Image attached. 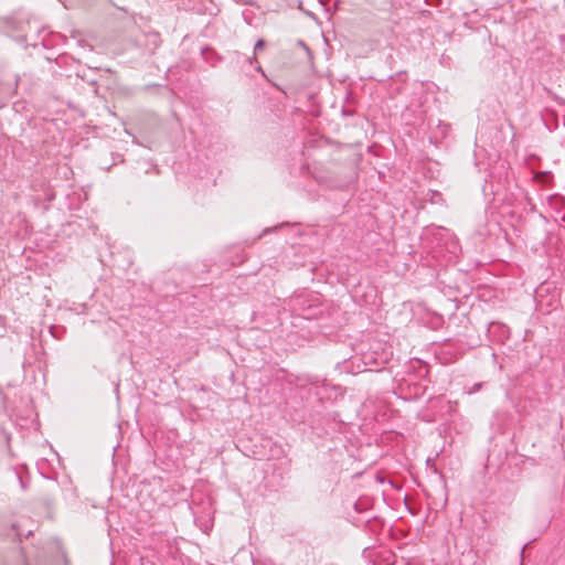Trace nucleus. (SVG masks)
I'll list each match as a JSON object with an SVG mask.
<instances>
[{"label":"nucleus","instance_id":"7ed1b4c3","mask_svg":"<svg viewBox=\"0 0 565 565\" xmlns=\"http://www.w3.org/2000/svg\"><path fill=\"white\" fill-rule=\"evenodd\" d=\"M0 565H28L21 548H13L8 555L0 556Z\"/></svg>","mask_w":565,"mask_h":565},{"label":"nucleus","instance_id":"f3484780","mask_svg":"<svg viewBox=\"0 0 565 565\" xmlns=\"http://www.w3.org/2000/svg\"><path fill=\"white\" fill-rule=\"evenodd\" d=\"M154 172L156 173H159V169L158 168H153Z\"/></svg>","mask_w":565,"mask_h":565},{"label":"nucleus","instance_id":"423d86ee","mask_svg":"<svg viewBox=\"0 0 565 565\" xmlns=\"http://www.w3.org/2000/svg\"><path fill=\"white\" fill-rule=\"evenodd\" d=\"M233 55H236L237 57H244V63H246V64H249V65L255 64L256 65L255 70L264 75V71L256 58V54H254L253 56H247L238 51H235L233 53Z\"/></svg>","mask_w":565,"mask_h":565},{"label":"nucleus","instance_id":"f8f14e48","mask_svg":"<svg viewBox=\"0 0 565 565\" xmlns=\"http://www.w3.org/2000/svg\"><path fill=\"white\" fill-rule=\"evenodd\" d=\"M554 200H555V201H558V202H561V203H563V201H564L563 196H561L559 194H552V195L550 196V201H554Z\"/></svg>","mask_w":565,"mask_h":565},{"label":"nucleus","instance_id":"39448f33","mask_svg":"<svg viewBox=\"0 0 565 565\" xmlns=\"http://www.w3.org/2000/svg\"><path fill=\"white\" fill-rule=\"evenodd\" d=\"M534 181L544 185V186H553V174L550 171H540L536 172L533 177Z\"/></svg>","mask_w":565,"mask_h":565},{"label":"nucleus","instance_id":"2eb2a0df","mask_svg":"<svg viewBox=\"0 0 565 565\" xmlns=\"http://www.w3.org/2000/svg\"><path fill=\"white\" fill-rule=\"evenodd\" d=\"M234 57L237 63H244V57H237L236 55H234Z\"/></svg>","mask_w":565,"mask_h":565},{"label":"nucleus","instance_id":"4468645a","mask_svg":"<svg viewBox=\"0 0 565 565\" xmlns=\"http://www.w3.org/2000/svg\"><path fill=\"white\" fill-rule=\"evenodd\" d=\"M17 477H18V479H19L20 483H21V487L24 489V488H25V484H24V482H23V480H22L21 476H20L18 472H17Z\"/></svg>","mask_w":565,"mask_h":565},{"label":"nucleus","instance_id":"1a4fd4ad","mask_svg":"<svg viewBox=\"0 0 565 565\" xmlns=\"http://www.w3.org/2000/svg\"><path fill=\"white\" fill-rule=\"evenodd\" d=\"M448 231L445 227H436L433 230V235L436 236L438 239L443 238L444 236L448 235Z\"/></svg>","mask_w":565,"mask_h":565},{"label":"nucleus","instance_id":"f03ea898","mask_svg":"<svg viewBox=\"0 0 565 565\" xmlns=\"http://www.w3.org/2000/svg\"><path fill=\"white\" fill-rule=\"evenodd\" d=\"M44 31L36 22H26V29L20 36V41L25 42L31 46H38L40 43L45 46L44 38H40Z\"/></svg>","mask_w":565,"mask_h":565},{"label":"nucleus","instance_id":"dca6fc26","mask_svg":"<svg viewBox=\"0 0 565 565\" xmlns=\"http://www.w3.org/2000/svg\"><path fill=\"white\" fill-rule=\"evenodd\" d=\"M299 44H300L301 46H303L306 50H308V46L306 45V43H305L302 40H300V41H299Z\"/></svg>","mask_w":565,"mask_h":565},{"label":"nucleus","instance_id":"0eeeda50","mask_svg":"<svg viewBox=\"0 0 565 565\" xmlns=\"http://www.w3.org/2000/svg\"><path fill=\"white\" fill-rule=\"evenodd\" d=\"M362 360L365 365H370V366L373 365L376 367H379L385 363V360L379 361V359L374 358L372 352L363 353Z\"/></svg>","mask_w":565,"mask_h":565},{"label":"nucleus","instance_id":"9d476101","mask_svg":"<svg viewBox=\"0 0 565 565\" xmlns=\"http://www.w3.org/2000/svg\"><path fill=\"white\" fill-rule=\"evenodd\" d=\"M266 46V41L264 39H258L254 45V54L258 51H262Z\"/></svg>","mask_w":565,"mask_h":565},{"label":"nucleus","instance_id":"20e7f679","mask_svg":"<svg viewBox=\"0 0 565 565\" xmlns=\"http://www.w3.org/2000/svg\"><path fill=\"white\" fill-rule=\"evenodd\" d=\"M383 526V521L377 516H373L363 521L362 530L369 535L375 536L382 532Z\"/></svg>","mask_w":565,"mask_h":565},{"label":"nucleus","instance_id":"ddd939ff","mask_svg":"<svg viewBox=\"0 0 565 565\" xmlns=\"http://www.w3.org/2000/svg\"><path fill=\"white\" fill-rule=\"evenodd\" d=\"M525 548H526V544H525V545H523V547L521 548V552H520L521 563H522V562H523V559H524V551H525Z\"/></svg>","mask_w":565,"mask_h":565},{"label":"nucleus","instance_id":"9b49d317","mask_svg":"<svg viewBox=\"0 0 565 565\" xmlns=\"http://www.w3.org/2000/svg\"><path fill=\"white\" fill-rule=\"evenodd\" d=\"M307 382L310 384V385H313L316 387H319L321 381L317 377V376H309L307 379Z\"/></svg>","mask_w":565,"mask_h":565},{"label":"nucleus","instance_id":"6e6552de","mask_svg":"<svg viewBox=\"0 0 565 565\" xmlns=\"http://www.w3.org/2000/svg\"><path fill=\"white\" fill-rule=\"evenodd\" d=\"M12 529L14 531L15 536L19 539L20 542H21V539L23 536L24 537H29L32 534V530H28L26 532H23L21 530V524L20 523H13L12 524Z\"/></svg>","mask_w":565,"mask_h":565},{"label":"nucleus","instance_id":"f257e3e1","mask_svg":"<svg viewBox=\"0 0 565 565\" xmlns=\"http://www.w3.org/2000/svg\"><path fill=\"white\" fill-rule=\"evenodd\" d=\"M285 306L290 312L305 320H315L331 316V307L323 301L322 296L317 292L301 290L295 292L285 300Z\"/></svg>","mask_w":565,"mask_h":565}]
</instances>
